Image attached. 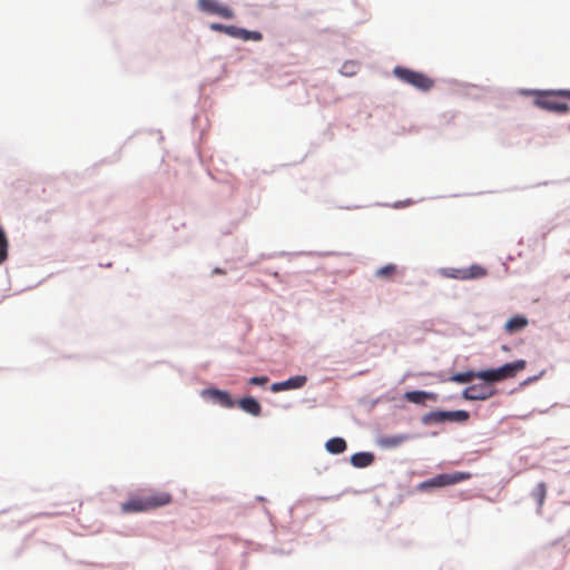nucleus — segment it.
<instances>
[{"instance_id":"a878e982","label":"nucleus","mask_w":570,"mask_h":570,"mask_svg":"<svg viewBox=\"0 0 570 570\" xmlns=\"http://www.w3.org/2000/svg\"><path fill=\"white\" fill-rule=\"evenodd\" d=\"M343 72L350 76L354 75V65L350 62L345 63L343 66Z\"/></svg>"},{"instance_id":"ddd939ff","label":"nucleus","mask_w":570,"mask_h":570,"mask_svg":"<svg viewBox=\"0 0 570 570\" xmlns=\"http://www.w3.org/2000/svg\"><path fill=\"white\" fill-rule=\"evenodd\" d=\"M527 325H528V320L525 317L514 316L505 323L504 328L508 333H514V332H518V331L524 328Z\"/></svg>"},{"instance_id":"4468645a","label":"nucleus","mask_w":570,"mask_h":570,"mask_svg":"<svg viewBox=\"0 0 570 570\" xmlns=\"http://www.w3.org/2000/svg\"><path fill=\"white\" fill-rule=\"evenodd\" d=\"M326 450L333 454H340L345 451L346 442L341 438H333L326 442Z\"/></svg>"},{"instance_id":"4be33fe9","label":"nucleus","mask_w":570,"mask_h":570,"mask_svg":"<svg viewBox=\"0 0 570 570\" xmlns=\"http://www.w3.org/2000/svg\"><path fill=\"white\" fill-rule=\"evenodd\" d=\"M262 38H263V36L259 31H248L243 28L239 29L238 39H242L244 41H248V40L259 41V40H262Z\"/></svg>"},{"instance_id":"39448f33","label":"nucleus","mask_w":570,"mask_h":570,"mask_svg":"<svg viewBox=\"0 0 570 570\" xmlns=\"http://www.w3.org/2000/svg\"><path fill=\"white\" fill-rule=\"evenodd\" d=\"M471 478V473L469 472H462L456 471L453 473H442L438 474L434 478L422 482L419 488L421 490L429 489V488H442L446 485L456 484L459 482L469 480Z\"/></svg>"},{"instance_id":"20e7f679","label":"nucleus","mask_w":570,"mask_h":570,"mask_svg":"<svg viewBox=\"0 0 570 570\" xmlns=\"http://www.w3.org/2000/svg\"><path fill=\"white\" fill-rule=\"evenodd\" d=\"M393 72L395 77H397L403 82L409 83L422 91H428L434 86V80L423 72L414 71L404 67H395Z\"/></svg>"},{"instance_id":"423d86ee","label":"nucleus","mask_w":570,"mask_h":570,"mask_svg":"<svg viewBox=\"0 0 570 570\" xmlns=\"http://www.w3.org/2000/svg\"><path fill=\"white\" fill-rule=\"evenodd\" d=\"M441 275L454 279H473L485 276L487 271L479 265H472L465 268H443Z\"/></svg>"},{"instance_id":"1a4fd4ad","label":"nucleus","mask_w":570,"mask_h":570,"mask_svg":"<svg viewBox=\"0 0 570 570\" xmlns=\"http://www.w3.org/2000/svg\"><path fill=\"white\" fill-rule=\"evenodd\" d=\"M202 396L212 400L214 403L219 404L223 407L232 409L235 406V401L230 394L226 391L218 389H207L202 392Z\"/></svg>"},{"instance_id":"5701e85b","label":"nucleus","mask_w":570,"mask_h":570,"mask_svg":"<svg viewBox=\"0 0 570 570\" xmlns=\"http://www.w3.org/2000/svg\"><path fill=\"white\" fill-rule=\"evenodd\" d=\"M374 462V454L371 452H358V468H366Z\"/></svg>"},{"instance_id":"393cba45","label":"nucleus","mask_w":570,"mask_h":570,"mask_svg":"<svg viewBox=\"0 0 570 570\" xmlns=\"http://www.w3.org/2000/svg\"><path fill=\"white\" fill-rule=\"evenodd\" d=\"M267 382V376H253L249 379V384L252 385H265Z\"/></svg>"},{"instance_id":"aec40b11","label":"nucleus","mask_w":570,"mask_h":570,"mask_svg":"<svg viewBox=\"0 0 570 570\" xmlns=\"http://www.w3.org/2000/svg\"><path fill=\"white\" fill-rule=\"evenodd\" d=\"M474 379H478V372L468 371L464 373H456L450 377V381L455 383H469L473 381Z\"/></svg>"},{"instance_id":"f3484780","label":"nucleus","mask_w":570,"mask_h":570,"mask_svg":"<svg viewBox=\"0 0 570 570\" xmlns=\"http://www.w3.org/2000/svg\"><path fill=\"white\" fill-rule=\"evenodd\" d=\"M532 498L537 501L539 509L542 508L547 497V485L544 482H540L535 485L531 493Z\"/></svg>"},{"instance_id":"f8f14e48","label":"nucleus","mask_w":570,"mask_h":570,"mask_svg":"<svg viewBox=\"0 0 570 570\" xmlns=\"http://www.w3.org/2000/svg\"><path fill=\"white\" fill-rule=\"evenodd\" d=\"M238 406L243 411H245V412H247V413H249V414H252L254 416H258L261 414V411H262V406L258 403V401L255 400L252 396L240 399L238 401Z\"/></svg>"},{"instance_id":"dca6fc26","label":"nucleus","mask_w":570,"mask_h":570,"mask_svg":"<svg viewBox=\"0 0 570 570\" xmlns=\"http://www.w3.org/2000/svg\"><path fill=\"white\" fill-rule=\"evenodd\" d=\"M409 438L406 435H392L381 438L379 443L384 448H396L405 442Z\"/></svg>"},{"instance_id":"412c9836","label":"nucleus","mask_w":570,"mask_h":570,"mask_svg":"<svg viewBox=\"0 0 570 570\" xmlns=\"http://www.w3.org/2000/svg\"><path fill=\"white\" fill-rule=\"evenodd\" d=\"M397 273V266L395 264H387L376 271V276L381 278H392Z\"/></svg>"},{"instance_id":"f03ea898","label":"nucleus","mask_w":570,"mask_h":570,"mask_svg":"<svg viewBox=\"0 0 570 570\" xmlns=\"http://www.w3.org/2000/svg\"><path fill=\"white\" fill-rule=\"evenodd\" d=\"M561 98L570 100V90L562 89L537 91L534 105L548 111L566 114L569 111V106L566 101L560 100Z\"/></svg>"},{"instance_id":"0eeeda50","label":"nucleus","mask_w":570,"mask_h":570,"mask_svg":"<svg viewBox=\"0 0 570 570\" xmlns=\"http://www.w3.org/2000/svg\"><path fill=\"white\" fill-rule=\"evenodd\" d=\"M198 8L207 13L218 16L224 19H233L234 11L220 3L218 0H198Z\"/></svg>"},{"instance_id":"6ab92c4d","label":"nucleus","mask_w":570,"mask_h":570,"mask_svg":"<svg viewBox=\"0 0 570 570\" xmlns=\"http://www.w3.org/2000/svg\"><path fill=\"white\" fill-rule=\"evenodd\" d=\"M423 423L424 424H438L445 422V414L444 411H434L425 414L423 416Z\"/></svg>"},{"instance_id":"a211bd4d","label":"nucleus","mask_w":570,"mask_h":570,"mask_svg":"<svg viewBox=\"0 0 570 570\" xmlns=\"http://www.w3.org/2000/svg\"><path fill=\"white\" fill-rule=\"evenodd\" d=\"M444 414H445V421H453V422H465L470 417L469 412L463 411V410L444 411Z\"/></svg>"},{"instance_id":"bb28decb","label":"nucleus","mask_w":570,"mask_h":570,"mask_svg":"<svg viewBox=\"0 0 570 570\" xmlns=\"http://www.w3.org/2000/svg\"><path fill=\"white\" fill-rule=\"evenodd\" d=\"M350 461L354 466H356V453L351 455Z\"/></svg>"},{"instance_id":"7ed1b4c3","label":"nucleus","mask_w":570,"mask_h":570,"mask_svg":"<svg viewBox=\"0 0 570 570\" xmlns=\"http://www.w3.org/2000/svg\"><path fill=\"white\" fill-rule=\"evenodd\" d=\"M525 366L527 362L524 360H518L512 363H507L498 368L480 371L478 372V379H481L487 383L501 382L517 376V374L523 371Z\"/></svg>"},{"instance_id":"9d476101","label":"nucleus","mask_w":570,"mask_h":570,"mask_svg":"<svg viewBox=\"0 0 570 570\" xmlns=\"http://www.w3.org/2000/svg\"><path fill=\"white\" fill-rule=\"evenodd\" d=\"M307 382V377L305 375H296L289 377L286 381L274 383L271 387L273 392H281L285 390H295L303 387Z\"/></svg>"},{"instance_id":"2eb2a0df","label":"nucleus","mask_w":570,"mask_h":570,"mask_svg":"<svg viewBox=\"0 0 570 570\" xmlns=\"http://www.w3.org/2000/svg\"><path fill=\"white\" fill-rule=\"evenodd\" d=\"M209 28L213 30V31H217V32H223V33H226L233 38H238L239 36V29L238 27L236 26H225V24H222V23H217V22H214L209 26Z\"/></svg>"},{"instance_id":"cd10ccee","label":"nucleus","mask_w":570,"mask_h":570,"mask_svg":"<svg viewBox=\"0 0 570 570\" xmlns=\"http://www.w3.org/2000/svg\"><path fill=\"white\" fill-rule=\"evenodd\" d=\"M2 263H3V261H2V259H0V265H1Z\"/></svg>"},{"instance_id":"f257e3e1","label":"nucleus","mask_w":570,"mask_h":570,"mask_svg":"<svg viewBox=\"0 0 570 570\" xmlns=\"http://www.w3.org/2000/svg\"><path fill=\"white\" fill-rule=\"evenodd\" d=\"M171 502V495L165 491H142L131 495L126 502L121 503V512L139 513L158 509Z\"/></svg>"},{"instance_id":"6e6552de","label":"nucleus","mask_w":570,"mask_h":570,"mask_svg":"<svg viewBox=\"0 0 570 570\" xmlns=\"http://www.w3.org/2000/svg\"><path fill=\"white\" fill-rule=\"evenodd\" d=\"M494 395V390L487 383H479L468 386L462 396L468 401H484Z\"/></svg>"},{"instance_id":"9b49d317","label":"nucleus","mask_w":570,"mask_h":570,"mask_svg":"<svg viewBox=\"0 0 570 570\" xmlns=\"http://www.w3.org/2000/svg\"><path fill=\"white\" fill-rule=\"evenodd\" d=\"M404 399L411 403L424 404L428 400L435 402L438 395L425 391H409L404 394Z\"/></svg>"},{"instance_id":"b1692460","label":"nucleus","mask_w":570,"mask_h":570,"mask_svg":"<svg viewBox=\"0 0 570 570\" xmlns=\"http://www.w3.org/2000/svg\"><path fill=\"white\" fill-rule=\"evenodd\" d=\"M7 257H8V240H7L4 230L2 228H0V259H2L4 262L7 259Z\"/></svg>"}]
</instances>
